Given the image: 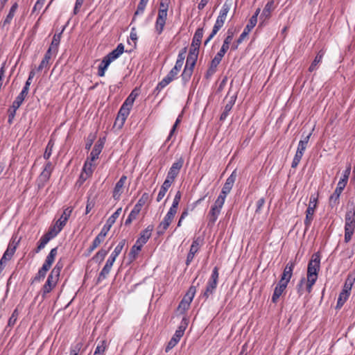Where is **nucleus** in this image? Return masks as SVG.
Here are the masks:
<instances>
[{
  "mask_svg": "<svg viewBox=\"0 0 355 355\" xmlns=\"http://www.w3.org/2000/svg\"><path fill=\"white\" fill-rule=\"evenodd\" d=\"M236 171L234 170L232 174L227 178L221 192L211 206L210 210L207 214L209 224H214L217 220L221 209L225 202L227 196L230 193L236 179Z\"/></svg>",
  "mask_w": 355,
  "mask_h": 355,
  "instance_id": "f257e3e1",
  "label": "nucleus"
},
{
  "mask_svg": "<svg viewBox=\"0 0 355 355\" xmlns=\"http://www.w3.org/2000/svg\"><path fill=\"white\" fill-rule=\"evenodd\" d=\"M321 255L319 252L314 253L308 263L306 273V291L310 293L316 282L320 270Z\"/></svg>",
  "mask_w": 355,
  "mask_h": 355,
  "instance_id": "f03ea898",
  "label": "nucleus"
},
{
  "mask_svg": "<svg viewBox=\"0 0 355 355\" xmlns=\"http://www.w3.org/2000/svg\"><path fill=\"white\" fill-rule=\"evenodd\" d=\"M231 2L228 1H226L223 3L219 12V15L217 17L216 21L214 25L213 29L209 35L208 36V37L205 41V45H207L223 26L227 18V13L229 12L231 8Z\"/></svg>",
  "mask_w": 355,
  "mask_h": 355,
  "instance_id": "7ed1b4c3",
  "label": "nucleus"
},
{
  "mask_svg": "<svg viewBox=\"0 0 355 355\" xmlns=\"http://www.w3.org/2000/svg\"><path fill=\"white\" fill-rule=\"evenodd\" d=\"M355 230V208L349 209L345 216V242L349 243Z\"/></svg>",
  "mask_w": 355,
  "mask_h": 355,
  "instance_id": "20e7f679",
  "label": "nucleus"
},
{
  "mask_svg": "<svg viewBox=\"0 0 355 355\" xmlns=\"http://www.w3.org/2000/svg\"><path fill=\"white\" fill-rule=\"evenodd\" d=\"M170 0H160L158 17L157 18V33L160 34L166 24Z\"/></svg>",
  "mask_w": 355,
  "mask_h": 355,
  "instance_id": "39448f33",
  "label": "nucleus"
},
{
  "mask_svg": "<svg viewBox=\"0 0 355 355\" xmlns=\"http://www.w3.org/2000/svg\"><path fill=\"white\" fill-rule=\"evenodd\" d=\"M188 325V320L186 318H183L180 325L178 327V329L175 331L174 335L171 338V339L168 343L165 352L168 353L171 349H172L180 341V338L183 336L185 329Z\"/></svg>",
  "mask_w": 355,
  "mask_h": 355,
  "instance_id": "423d86ee",
  "label": "nucleus"
},
{
  "mask_svg": "<svg viewBox=\"0 0 355 355\" xmlns=\"http://www.w3.org/2000/svg\"><path fill=\"white\" fill-rule=\"evenodd\" d=\"M196 293V287L191 285L178 305V311L180 313L185 314V313L189 309L191 303L193 301Z\"/></svg>",
  "mask_w": 355,
  "mask_h": 355,
  "instance_id": "0eeeda50",
  "label": "nucleus"
},
{
  "mask_svg": "<svg viewBox=\"0 0 355 355\" xmlns=\"http://www.w3.org/2000/svg\"><path fill=\"white\" fill-rule=\"evenodd\" d=\"M218 270L219 268L217 266L214 268L211 275L207 283L205 291L202 294L203 297H205L206 299H207L209 295L215 291L217 287L219 277Z\"/></svg>",
  "mask_w": 355,
  "mask_h": 355,
  "instance_id": "6e6552de",
  "label": "nucleus"
},
{
  "mask_svg": "<svg viewBox=\"0 0 355 355\" xmlns=\"http://www.w3.org/2000/svg\"><path fill=\"white\" fill-rule=\"evenodd\" d=\"M318 196L311 195L309 199V206L306 211V218L304 220V225L306 229H308L313 219L315 210L317 207Z\"/></svg>",
  "mask_w": 355,
  "mask_h": 355,
  "instance_id": "1a4fd4ad",
  "label": "nucleus"
},
{
  "mask_svg": "<svg viewBox=\"0 0 355 355\" xmlns=\"http://www.w3.org/2000/svg\"><path fill=\"white\" fill-rule=\"evenodd\" d=\"M132 109V107L126 105L124 102L123 105H121L119 112L117 117L115 120V125H116L119 123V126L121 127L123 125L128 116L130 114V110Z\"/></svg>",
  "mask_w": 355,
  "mask_h": 355,
  "instance_id": "9d476101",
  "label": "nucleus"
},
{
  "mask_svg": "<svg viewBox=\"0 0 355 355\" xmlns=\"http://www.w3.org/2000/svg\"><path fill=\"white\" fill-rule=\"evenodd\" d=\"M201 243L202 240L200 237H198L193 241L186 259V265L187 266L190 265L196 254L199 251L201 246Z\"/></svg>",
  "mask_w": 355,
  "mask_h": 355,
  "instance_id": "9b49d317",
  "label": "nucleus"
},
{
  "mask_svg": "<svg viewBox=\"0 0 355 355\" xmlns=\"http://www.w3.org/2000/svg\"><path fill=\"white\" fill-rule=\"evenodd\" d=\"M295 266V262L293 261H290L285 266L283 273L281 276L280 282H284L285 284H288L292 276L293 271Z\"/></svg>",
  "mask_w": 355,
  "mask_h": 355,
  "instance_id": "f8f14e48",
  "label": "nucleus"
},
{
  "mask_svg": "<svg viewBox=\"0 0 355 355\" xmlns=\"http://www.w3.org/2000/svg\"><path fill=\"white\" fill-rule=\"evenodd\" d=\"M204 34V28H198L193 37L192 42L191 45L190 50H193V51L198 52L199 48L201 44L202 38Z\"/></svg>",
  "mask_w": 355,
  "mask_h": 355,
  "instance_id": "ddd939ff",
  "label": "nucleus"
},
{
  "mask_svg": "<svg viewBox=\"0 0 355 355\" xmlns=\"http://www.w3.org/2000/svg\"><path fill=\"white\" fill-rule=\"evenodd\" d=\"M276 7L277 5L275 4L274 0L268 1L262 10L260 19L263 20V21L268 20L271 17L272 12L275 10Z\"/></svg>",
  "mask_w": 355,
  "mask_h": 355,
  "instance_id": "4468645a",
  "label": "nucleus"
},
{
  "mask_svg": "<svg viewBox=\"0 0 355 355\" xmlns=\"http://www.w3.org/2000/svg\"><path fill=\"white\" fill-rule=\"evenodd\" d=\"M182 159H180L179 161L174 162L168 172L166 179L172 182H174L175 178L179 174V172L181 168L182 167Z\"/></svg>",
  "mask_w": 355,
  "mask_h": 355,
  "instance_id": "2eb2a0df",
  "label": "nucleus"
},
{
  "mask_svg": "<svg viewBox=\"0 0 355 355\" xmlns=\"http://www.w3.org/2000/svg\"><path fill=\"white\" fill-rule=\"evenodd\" d=\"M62 268V264L60 263L59 262L57 263L49 275L46 282H49L50 283L56 285L58 282Z\"/></svg>",
  "mask_w": 355,
  "mask_h": 355,
  "instance_id": "dca6fc26",
  "label": "nucleus"
},
{
  "mask_svg": "<svg viewBox=\"0 0 355 355\" xmlns=\"http://www.w3.org/2000/svg\"><path fill=\"white\" fill-rule=\"evenodd\" d=\"M105 144V138H100L96 143L95 144L91 153H90V160L91 162H94L98 158V155L102 151Z\"/></svg>",
  "mask_w": 355,
  "mask_h": 355,
  "instance_id": "f3484780",
  "label": "nucleus"
},
{
  "mask_svg": "<svg viewBox=\"0 0 355 355\" xmlns=\"http://www.w3.org/2000/svg\"><path fill=\"white\" fill-rule=\"evenodd\" d=\"M127 177L125 175H122L119 180L116 183L113 191V198L115 200L119 199L121 194L123 193V186L126 181Z\"/></svg>",
  "mask_w": 355,
  "mask_h": 355,
  "instance_id": "a211bd4d",
  "label": "nucleus"
},
{
  "mask_svg": "<svg viewBox=\"0 0 355 355\" xmlns=\"http://www.w3.org/2000/svg\"><path fill=\"white\" fill-rule=\"evenodd\" d=\"M175 214H176L170 211L167 212L164 220L159 223V228L160 229V231L159 233H163L169 227Z\"/></svg>",
  "mask_w": 355,
  "mask_h": 355,
  "instance_id": "6ab92c4d",
  "label": "nucleus"
},
{
  "mask_svg": "<svg viewBox=\"0 0 355 355\" xmlns=\"http://www.w3.org/2000/svg\"><path fill=\"white\" fill-rule=\"evenodd\" d=\"M287 284H285L282 282H279L276 287L275 288L274 293L272 296V302L273 303H277L279 298L282 295V294L284 293V291L286 290L287 287Z\"/></svg>",
  "mask_w": 355,
  "mask_h": 355,
  "instance_id": "aec40b11",
  "label": "nucleus"
},
{
  "mask_svg": "<svg viewBox=\"0 0 355 355\" xmlns=\"http://www.w3.org/2000/svg\"><path fill=\"white\" fill-rule=\"evenodd\" d=\"M125 239H122L119 244L116 246L114 251L112 252L111 255L107 260V261L114 263V262L116 260V258L119 256V254L121 252L125 244Z\"/></svg>",
  "mask_w": 355,
  "mask_h": 355,
  "instance_id": "412c9836",
  "label": "nucleus"
},
{
  "mask_svg": "<svg viewBox=\"0 0 355 355\" xmlns=\"http://www.w3.org/2000/svg\"><path fill=\"white\" fill-rule=\"evenodd\" d=\"M198 52L193 51V50H190L189 55L187 58L185 68H189L193 71L194 67L196 65L197 59H198Z\"/></svg>",
  "mask_w": 355,
  "mask_h": 355,
  "instance_id": "4be33fe9",
  "label": "nucleus"
},
{
  "mask_svg": "<svg viewBox=\"0 0 355 355\" xmlns=\"http://www.w3.org/2000/svg\"><path fill=\"white\" fill-rule=\"evenodd\" d=\"M153 230H154L153 225H148L144 230H143L140 233V237L137 241H140V243L142 245L145 244L148 241L149 238L150 237Z\"/></svg>",
  "mask_w": 355,
  "mask_h": 355,
  "instance_id": "5701e85b",
  "label": "nucleus"
},
{
  "mask_svg": "<svg viewBox=\"0 0 355 355\" xmlns=\"http://www.w3.org/2000/svg\"><path fill=\"white\" fill-rule=\"evenodd\" d=\"M124 52V45L120 43L117 45L116 48L110 52L105 56L111 61L113 62L117 59Z\"/></svg>",
  "mask_w": 355,
  "mask_h": 355,
  "instance_id": "b1692460",
  "label": "nucleus"
},
{
  "mask_svg": "<svg viewBox=\"0 0 355 355\" xmlns=\"http://www.w3.org/2000/svg\"><path fill=\"white\" fill-rule=\"evenodd\" d=\"M73 211V208L71 207H67L64 211L60 218L56 221L58 225H59L62 229L66 225L67 221L70 217L71 212Z\"/></svg>",
  "mask_w": 355,
  "mask_h": 355,
  "instance_id": "393cba45",
  "label": "nucleus"
},
{
  "mask_svg": "<svg viewBox=\"0 0 355 355\" xmlns=\"http://www.w3.org/2000/svg\"><path fill=\"white\" fill-rule=\"evenodd\" d=\"M236 98V96H231L230 101L226 103V105L224 107V110L220 116V121H224L226 119L230 112L231 111V110L232 109V107L234 106V105L235 103Z\"/></svg>",
  "mask_w": 355,
  "mask_h": 355,
  "instance_id": "a878e982",
  "label": "nucleus"
},
{
  "mask_svg": "<svg viewBox=\"0 0 355 355\" xmlns=\"http://www.w3.org/2000/svg\"><path fill=\"white\" fill-rule=\"evenodd\" d=\"M221 60H222V58L220 57H219V55L218 56L216 54L214 58L211 60V61L210 62V65L209 67V69L207 71V76H211L216 73V71L217 70V67H218V64H220V62H221Z\"/></svg>",
  "mask_w": 355,
  "mask_h": 355,
  "instance_id": "bb28decb",
  "label": "nucleus"
},
{
  "mask_svg": "<svg viewBox=\"0 0 355 355\" xmlns=\"http://www.w3.org/2000/svg\"><path fill=\"white\" fill-rule=\"evenodd\" d=\"M112 266V263L106 261L105 265L104 266L102 270L99 273V275L96 279V284H100L103 280L107 278V276L110 273Z\"/></svg>",
  "mask_w": 355,
  "mask_h": 355,
  "instance_id": "cd10ccee",
  "label": "nucleus"
},
{
  "mask_svg": "<svg viewBox=\"0 0 355 355\" xmlns=\"http://www.w3.org/2000/svg\"><path fill=\"white\" fill-rule=\"evenodd\" d=\"M18 8V3L17 2L14 3L11 6L8 14L7 15L6 19L2 22V26L5 27L6 26H8L15 16V14Z\"/></svg>",
  "mask_w": 355,
  "mask_h": 355,
  "instance_id": "c85d7f7f",
  "label": "nucleus"
},
{
  "mask_svg": "<svg viewBox=\"0 0 355 355\" xmlns=\"http://www.w3.org/2000/svg\"><path fill=\"white\" fill-rule=\"evenodd\" d=\"M143 245H142L140 243V241H136V243L132 247V248L130 249V251L128 254V257H129V259L130 261H132L133 260H135L137 258V257L139 252L141 251Z\"/></svg>",
  "mask_w": 355,
  "mask_h": 355,
  "instance_id": "c756f323",
  "label": "nucleus"
},
{
  "mask_svg": "<svg viewBox=\"0 0 355 355\" xmlns=\"http://www.w3.org/2000/svg\"><path fill=\"white\" fill-rule=\"evenodd\" d=\"M64 30V27H63L61 32H60L59 33H55L53 37V40L51 41L49 48L51 49L52 50H53L54 53H57V52H58V46L60 44L62 34Z\"/></svg>",
  "mask_w": 355,
  "mask_h": 355,
  "instance_id": "7c9ffc66",
  "label": "nucleus"
},
{
  "mask_svg": "<svg viewBox=\"0 0 355 355\" xmlns=\"http://www.w3.org/2000/svg\"><path fill=\"white\" fill-rule=\"evenodd\" d=\"M57 253H58V248H54L51 249L49 254L46 257L43 266H46V268L50 269L53 263L55 261V258L57 255Z\"/></svg>",
  "mask_w": 355,
  "mask_h": 355,
  "instance_id": "2f4dec72",
  "label": "nucleus"
},
{
  "mask_svg": "<svg viewBox=\"0 0 355 355\" xmlns=\"http://www.w3.org/2000/svg\"><path fill=\"white\" fill-rule=\"evenodd\" d=\"M51 173L49 172H46L44 171H42L40 173L37 182V186L39 189L43 188L46 183L49 181Z\"/></svg>",
  "mask_w": 355,
  "mask_h": 355,
  "instance_id": "473e14b6",
  "label": "nucleus"
},
{
  "mask_svg": "<svg viewBox=\"0 0 355 355\" xmlns=\"http://www.w3.org/2000/svg\"><path fill=\"white\" fill-rule=\"evenodd\" d=\"M173 182H172L168 179L165 180V181L164 182L163 184L162 185L159 192L158 193V196L157 198V201H159L161 199H162V198H164L166 191L170 188V187L171 186Z\"/></svg>",
  "mask_w": 355,
  "mask_h": 355,
  "instance_id": "72a5a7b5",
  "label": "nucleus"
},
{
  "mask_svg": "<svg viewBox=\"0 0 355 355\" xmlns=\"http://www.w3.org/2000/svg\"><path fill=\"white\" fill-rule=\"evenodd\" d=\"M324 54V53L322 50H320L318 53L315 59L313 60V61L312 62L311 64L310 65V67L309 68V71L310 72H312L316 69L317 65L322 62Z\"/></svg>",
  "mask_w": 355,
  "mask_h": 355,
  "instance_id": "f704fd0d",
  "label": "nucleus"
},
{
  "mask_svg": "<svg viewBox=\"0 0 355 355\" xmlns=\"http://www.w3.org/2000/svg\"><path fill=\"white\" fill-rule=\"evenodd\" d=\"M105 238L98 234L92 242V245L87 249V256H89L103 241Z\"/></svg>",
  "mask_w": 355,
  "mask_h": 355,
  "instance_id": "c9c22d12",
  "label": "nucleus"
},
{
  "mask_svg": "<svg viewBox=\"0 0 355 355\" xmlns=\"http://www.w3.org/2000/svg\"><path fill=\"white\" fill-rule=\"evenodd\" d=\"M311 136V132H310L308 135L304 137L302 139H301L299 141L297 151H298V152L300 151V153H304L305 150L307 148L309 141Z\"/></svg>",
  "mask_w": 355,
  "mask_h": 355,
  "instance_id": "e433bc0d",
  "label": "nucleus"
},
{
  "mask_svg": "<svg viewBox=\"0 0 355 355\" xmlns=\"http://www.w3.org/2000/svg\"><path fill=\"white\" fill-rule=\"evenodd\" d=\"M139 95V89L135 88L130 95L127 97V98L125 100L124 103L126 105H128L131 107H132L134 101H135L136 98Z\"/></svg>",
  "mask_w": 355,
  "mask_h": 355,
  "instance_id": "4c0bfd02",
  "label": "nucleus"
},
{
  "mask_svg": "<svg viewBox=\"0 0 355 355\" xmlns=\"http://www.w3.org/2000/svg\"><path fill=\"white\" fill-rule=\"evenodd\" d=\"M62 230V229L55 223L54 225H52L49 227L48 232L45 233V234L49 236L50 239H52L56 236Z\"/></svg>",
  "mask_w": 355,
  "mask_h": 355,
  "instance_id": "58836bf2",
  "label": "nucleus"
},
{
  "mask_svg": "<svg viewBox=\"0 0 355 355\" xmlns=\"http://www.w3.org/2000/svg\"><path fill=\"white\" fill-rule=\"evenodd\" d=\"M140 210L141 209L139 208L135 205L134 208L132 209V210L131 211V212L130 213L129 216H128L127 219L125 221V225H129L133 220L136 219Z\"/></svg>",
  "mask_w": 355,
  "mask_h": 355,
  "instance_id": "ea45409f",
  "label": "nucleus"
},
{
  "mask_svg": "<svg viewBox=\"0 0 355 355\" xmlns=\"http://www.w3.org/2000/svg\"><path fill=\"white\" fill-rule=\"evenodd\" d=\"M107 254V251L105 249H101L89 261L90 263L92 261L96 262L101 263Z\"/></svg>",
  "mask_w": 355,
  "mask_h": 355,
  "instance_id": "a19ab883",
  "label": "nucleus"
},
{
  "mask_svg": "<svg viewBox=\"0 0 355 355\" xmlns=\"http://www.w3.org/2000/svg\"><path fill=\"white\" fill-rule=\"evenodd\" d=\"M16 248H17L16 245L12 246L11 244H9L7 250H6V252H4V254H3V257L1 258H3V259L6 260V261H8V260L11 259L12 257L13 256V254L15 252Z\"/></svg>",
  "mask_w": 355,
  "mask_h": 355,
  "instance_id": "79ce46f5",
  "label": "nucleus"
},
{
  "mask_svg": "<svg viewBox=\"0 0 355 355\" xmlns=\"http://www.w3.org/2000/svg\"><path fill=\"white\" fill-rule=\"evenodd\" d=\"M49 270V269L48 268H46L44 266H42V268L39 270L35 277L33 278L32 283L35 282H40L42 279H43L45 277L46 274Z\"/></svg>",
  "mask_w": 355,
  "mask_h": 355,
  "instance_id": "37998d69",
  "label": "nucleus"
},
{
  "mask_svg": "<svg viewBox=\"0 0 355 355\" xmlns=\"http://www.w3.org/2000/svg\"><path fill=\"white\" fill-rule=\"evenodd\" d=\"M340 193L334 191V193L330 196L329 199V206L331 207L332 208L336 207L340 202Z\"/></svg>",
  "mask_w": 355,
  "mask_h": 355,
  "instance_id": "c03bdc74",
  "label": "nucleus"
},
{
  "mask_svg": "<svg viewBox=\"0 0 355 355\" xmlns=\"http://www.w3.org/2000/svg\"><path fill=\"white\" fill-rule=\"evenodd\" d=\"M55 286L56 285L50 283L49 282H46L41 290L42 298L44 299L46 294L49 293L55 287Z\"/></svg>",
  "mask_w": 355,
  "mask_h": 355,
  "instance_id": "a18cd8bd",
  "label": "nucleus"
},
{
  "mask_svg": "<svg viewBox=\"0 0 355 355\" xmlns=\"http://www.w3.org/2000/svg\"><path fill=\"white\" fill-rule=\"evenodd\" d=\"M350 294L340 292L338 298L336 309H340L348 300Z\"/></svg>",
  "mask_w": 355,
  "mask_h": 355,
  "instance_id": "49530a36",
  "label": "nucleus"
},
{
  "mask_svg": "<svg viewBox=\"0 0 355 355\" xmlns=\"http://www.w3.org/2000/svg\"><path fill=\"white\" fill-rule=\"evenodd\" d=\"M50 238L45 234L40 238L37 248L35 249V253H38L41 250L44 248L45 245L50 241Z\"/></svg>",
  "mask_w": 355,
  "mask_h": 355,
  "instance_id": "de8ad7c7",
  "label": "nucleus"
},
{
  "mask_svg": "<svg viewBox=\"0 0 355 355\" xmlns=\"http://www.w3.org/2000/svg\"><path fill=\"white\" fill-rule=\"evenodd\" d=\"M18 316H19V311H18L17 309H15L13 311L11 316L10 317V318L8 320V327H13L17 320Z\"/></svg>",
  "mask_w": 355,
  "mask_h": 355,
  "instance_id": "09e8293b",
  "label": "nucleus"
},
{
  "mask_svg": "<svg viewBox=\"0 0 355 355\" xmlns=\"http://www.w3.org/2000/svg\"><path fill=\"white\" fill-rule=\"evenodd\" d=\"M121 207L117 209V210L107 220L106 223L111 227L115 223L117 218L119 216L121 212Z\"/></svg>",
  "mask_w": 355,
  "mask_h": 355,
  "instance_id": "8fccbe9b",
  "label": "nucleus"
},
{
  "mask_svg": "<svg viewBox=\"0 0 355 355\" xmlns=\"http://www.w3.org/2000/svg\"><path fill=\"white\" fill-rule=\"evenodd\" d=\"M303 155L304 153H300V151H296L291 164L292 168H295L298 166L299 163L300 162L302 158Z\"/></svg>",
  "mask_w": 355,
  "mask_h": 355,
  "instance_id": "3c124183",
  "label": "nucleus"
},
{
  "mask_svg": "<svg viewBox=\"0 0 355 355\" xmlns=\"http://www.w3.org/2000/svg\"><path fill=\"white\" fill-rule=\"evenodd\" d=\"M257 23V19H255V16H252L249 20V22L244 28V31L250 32L254 28Z\"/></svg>",
  "mask_w": 355,
  "mask_h": 355,
  "instance_id": "603ef678",
  "label": "nucleus"
},
{
  "mask_svg": "<svg viewBox=\"0 0 355 355\" xmlns=\"http://www.w3.org/2000/svg\"><path fill=\"white\" fill-rule=\"evenodd\" d=\"M193 71L192 69L184 67L183 72L181 75L182 80L184 82H188L192 76Z\"/></svg>",
  "mask_w": 355,
  "mask_h": 355,
  "instance_id": "864d4df0",
  "label": "nucleus"
},
{
  "mask_svg": "<svg viewBox=\"0 0 355 355\" xmlns=\"http://www.w3.org/2000/svg\"><path fill=\"white\" fill-rule=\"evenodd\" d=\"M106 349V342L103 340L101 345H98L94 353V355H103V353Z\"/></svg>",
  "mask_w": 355,
  "mask_h": 355,
  "instance_id": "5fc2aeb1",
  "label": "nucleus"
},
{
  "mask_svg": "<svg viewBox=\"0 0 355 355\" xmlns=\"http://www.w3.org/2000/svg\"><path fill=\"white\" fill-rule=\"evenodd\" d=\"M25 98H26L25 96H21V94H19L16 97L15 100L13 101L12 105V108L18 109L22 104Z\"/></svg>",
  "mask_w": 355,
  "mask_h": 355,
  "instance_id": "6e6d98bb",
  "label": "nucleus"
},
{
  "mask_svg": "<svg viewBox=\"0 0 355 355\" xmlns=\"http://www.w3.org/2000/svg\"><path fill=\"white\" fill-rule=\"evenodd\" d=\"M83 172L85 173V174L87 175V176H90L92 173H93V169H92V162H88V161H86L85 164H84V166H83Z\"/></svg>",
  "mask_w": 355,
  "mask_h": 355,
  "instance_id": "4d7b16f0",
  "label": "nucleus"
},
{
  "mask_svg": "<svg viewBox=\"0 0 355 355\" xmlns=\"http://www.w3.org/2000/svg\"><path fill=\"white\" fill-rule=\"evenodd\" d=\"M172 81H173V80L166 75V76L165 78H164L162 79V80L161 82H159V84L157 85V89L164 88Z\"/></svg>",
  "mask_w": 355,
  "mask_h": 355,
  "instance_id": "13d9d810",
  "label": "nucleus"
},
{
  "mask_svg": "<svg viewBox=\"0 0 355 355\" xmlns=\"http://www.w3.org/2000/svg\"><path fill=\"white\" fill-rule=\"evenodd\" d=\"M148 1V0H140L135 15H139L144 12Z\"/></svg>",
  "mask_w": 355,
  "mask_h": 355,
  "instance_id": "bf43d9fd",
  "label": "nucleus"
},
{
  "mask_svg": "<svg viewBox=\"0 0 355 355\" xmlns=\"http://www.w3.org/2000/svg\"><path fill=\"white\" fill-rule=\"evenodd\" d=\"M352 285H353V282H352V280L347 279L345 282L343 288L341 292L350 294L351 290L352 288Z\"/></svg>",
  "mask_w": 355,
  "mask_h": 355,
  "instance_id": "052dcab7",
  "label": "nucleus"
},
{
  "mask_svg": "<svg viewBox=\"0 0 355 355\" xmlns=\"http://www.w3.org/2000/svg\"><path fill=\"white\" fill-rule=\"evenodd\" d=\"M52 148H53V145H51V141H49L46 147V150H45V152L43 155L44 158L45 159H49V157H51V153H52Z\"/></svg>",
  "mask_w": 355,
  "mask_h": 355,
  "instance_id": "680f3d73",
  "label": "nucleus"
},
{
  "mask_svg": "<svg viewBox=\"0 0 355 355\" xmlns=\"http://www.w3.org/2000/svg\"><path fill=\"white\" fill-rule=\"evenodd\" d=\"M148 198V196L146 193L143 194L141 198L138 200L137 203L135 205V206L141 209V207L146 203Z\"/></svg>",
  "mask_w": 355,
  "mask_h": 355,
  "instance_id": "e2e57ef3",
  "label": "nucleus"
},
{
  "mask_svg": "<svg viewBox=\"0 0 355 355\" xmlns=\"http://www.w3.org/2000/svg\"><path fill=\"white\" fill-rule=\"evenodd\" d=\"M17 109L12 108V106L8 109V122L11 124L15 118L16 111Z\"/></svg>",
  "mask_w": 355,
  "mask_h": 355,
  "instance_id": "0e129e2a",
  "label": "nucleus"
},
{
  "mask_svg": "<svg viewBox=\"0 0 355 355\" xmlns=\"http://www.w3.org/2000/svg\"><path fill=\"white\" fill-rule=\"evenodd\" d=\"M346 184L344 182L343 180H339L337 187L335 189V192L341 194L343 191L344 190L345 187H346Z\"/></svg>",
  "mask_w": 355,
  "mask_h": 355,
  "instance_id": "69168bd1",
  "label": "nucleus"
},
{
  "mask_svg": "<svg viewBox=\"0 0 355 355\" xmlns=\"http://www.w3.org/2000/svg\"><path fill=\"white\" fill-rule=\"evenodd\" d=\"M49 66H50V62L42 59V60L41 61L40 64H39V66L37 69V71H40L44 69H48L49 68Z\"/></svg>",
  "mask_w": 355,
  "mask_h": 355,
  "instance_id": "338daca9",
  "label": "nucleus"
},
{
  "mask_svg": "<svg viewBox=\"0 0 355 355\" xmlns=\"http://www.w3.org/2000/svg\"><path fill=\"white\" fill-rule=\"evenodd\" d=\"M83 346V343L82 342L77 343L73 347H72L70 349V352L76 353L78 355L79 352L82 349Z\"/></svg>",
  "mask_w": 355,
  "mask_h": 355,
  "instance_id": "774afa93",
  "label": "nucleus"
}]
</instances>
